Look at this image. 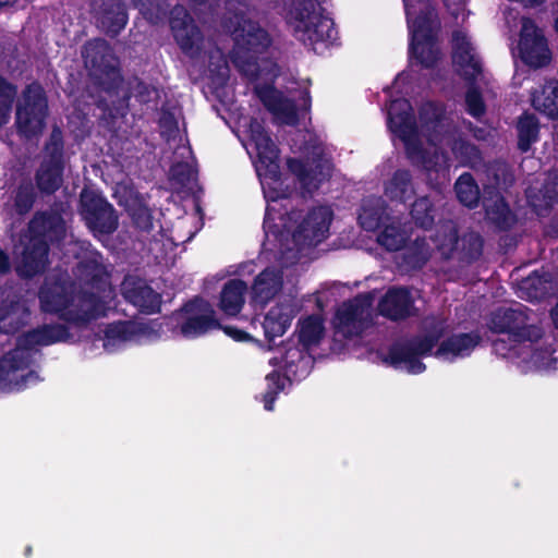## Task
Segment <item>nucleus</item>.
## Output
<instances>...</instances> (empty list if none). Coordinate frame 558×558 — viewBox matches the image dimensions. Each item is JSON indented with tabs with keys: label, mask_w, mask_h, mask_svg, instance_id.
Here are the masks:
<instances>
[{
	"label": "nucleus",
	"mask_w": 558,
	"mask_h": 558,
	"mask_svg": "<svg viewBox=\"0 0 558 558\" xmlns=\"http://www.w3.org/2000/svg\"><path fill=\"white\" fill-rule=\"evenodd\" d=\"M170 25L180 48L191 57L198 56L202 50L203 37L183 7L173 8Z\"/></svg>",
	"instance_id": "18"
},
{
	"label": "nucleus",
	"mask_w": 558,
	"mask_h": 558,
	"mask_svg": "<svg viewBox=\"0 0 558 558\" xmlns=\"http://www.w3.org/2000/svg\"><path fill=\"white\" fill-rule=\"evenodd\" d=\"M555 27H556V31L558 32V14H557V17L555 20Z\"/></svg>",
	"instance_id": "61"
},
{
	"label": "nucleus",
	"mask_w": 558,
	"mask_h": 558,
	"mask_svg": "<svg viewBox=\"0 0 558 558\" xmlns=\"http://www.w3.org/2000/svg\"><path fill=\"white\" fill-rule=\"evenodd\" d=\"M456 194L458 199L468 207H473L480 198V191L474 179L469 173H463L456 182Z\"/></svg>",
	"instance_id": "42"
},
{
	"label": "nucleus",
	"mask_w": 558,
	"mask_h": 558,
	"mask_svg": "<svg viewBox=\"0 0 558 558\" xmlns=\"http://www.w3.org/2000/svg\"><path fill=\"white\" fill-rule=\"evenodd\" d=\"M295 311L291 304L276 305L265 316L263 327L268 338L282 336L290 327Z\"/></svg>",
	"instance_id": "33"
},
{
	"label": "nucleus",
	"mask_w": 558,
	"mask_h": 558,
	"mask_svg": "<svg viewBox=\"0 0 558 558\" xmlns=\"http://www.w3.org/2000/svg\"><path fill=\"white\" fill-rule=\"evenodd\" d=\"M281 363L286 371V376H281L279 373H271L266 377L268 390L264 396V403L267 411L272 410L275 398L280 390L284 389L287 381H290L291 377L302 378L306 376L314 361L312 355L306 352V349L290 347L281 356Z\"/></svg>",
	"instance_id": "11"
},
{
	"label": "nucleus",
	"mask_w": 558,
	"mask_h": 558,
	"mask_svg": "<svg viewBox=\"0 0 558 558\" xmlns=\"http://www.w3.org/2000/svg\"><path fill=\"white\" fill-rule=\"evenodd\" d=\"M487 220L498 229L506 230L515 222V217L509 209L504 197L498 193L484 198Z\"/></svg>",
	"instance_id": "34"
},
{
	"label": "nucleus",
	"mask_w": 558,
	"mask_h": 558,
	"mask_svg": "<svg viewBox=\"0 0 558 558\" xmlns=\"http://www.w3.org/2000/svg\"><path fill=\"white\" fill-rule=\"evenodd\" d=\"M282 276L274 267L266 268L255 279L252 286L253 302L265 305L281 289Z\"/></svg>",
	"instance_id": "30"
},
{
	"label": "nucleus",
	"mask_w": 558,
	"mask_h": 558,
	"mask_svg": "<svg viewBox=\"0 0 558 558\" xmlns=\"http://www.w3.org/2000/svg\"><path fill=\"white\" fill-rule=\"evenodd\" d=\"M161 133L167 140L174 138L179 133V128L171 114H163L160 119Z\"/></svg>",
	"instance_id": "52"
},
{
	"label": "nucleus",
	"mask_w": 558,
	"mask_h": 558,
	"mask_svg": "<svg viewBox=\"0 0 558 558\" xmlns=\"http://www.w3.org/2000/svg\"><path fill=\"white\" fill-rule=\"evenodd\" d=\"M519 51L521 59L533 68L547 65L551 60L546 39L542 32L529 19H522Z\"/></svg>",
	"instance_id": "16"
},
{
	"label": "nucleus",
	"mask_w": 558,
	"mask_h": 558,
	"mask_svg": "<svg viewBox=\"0 0 558 558\" xmlns=\"http://www.w3.org/2000/svg\"><path fill=\"white\" fill-rule=\"evenodd\" d=\"M52 153L49 160H45L37 173L38 187L47 193L57 191L62 183V153L59 143L60 134L52 133Z\"/></svg>",
	"instance_id": "27"
},
{
	"label": "nucleus",
	"mask_w": 558,
	"mask_h": 558,
	"mask_svg": "<svg viewBox=\"0 0 558 558\" xmlns=\"http://www.w3.org/2000/svg\"><path fill=\"white\" fill-rule=\"evenodd\" d=\"M316 158L303 162L298 159H289L288 167L296 175L303 189L307 192L316 190L319 184L330 175L331 163L324 157L320 149L315 153Z\"/></svg>",
	"instance_id": "20"
},
{
	"label": "nucleus",
	"mask_w": 558,
	"mask_h": 558,
	"mask_svg": "<svg viewBox=\"0 0 558 558\" xmlns=\"http://www.w3.org/2000/svg\"><path fill=\"white\" fill-rule=\"evenodd\" d=\"M532 363L539 369H548L553 367L556 362V357L553 356V352L549 350L535 351L532 354Z\"/></svg>",
	"instance_id": "51"
},
{
	"label": "nucleus",
	"mask_w": 558,
	"mask_h": 558,
	"mask_svg": "<svg viewBox=\"0 0 558 558\" xmlns=\"http://www.w3.org/2000/svg\"><path fill=\"white\" fill-rule=\"evenodd\" d=\"M482 246L481 236L475 232H469L460 239L458 253L462 258L471 260L481 255Z\"/></svg>",
	"instance_id": "49"
},
{
	"label": "nucleus",
	"mask_w": 558,
	"mask_h": 558,
	"mask_svg": "<svg viewBox=\"0 0 558 558\" xmlns=\"http://www.w3.org/2000/svg\"><path fill=\"white\" fill-rule=\"evenodd\" d=\"M316 1L292 0L287 14V21L293 28L295 37L310 46L336 38L332 20L320 13Z\"/></svg>",
	"instance_id": "8"
},
{
	"label": "nucleus",
	"mask_w": 558,
	"mask_h": 558,
	"mask_svg": "<svg viewBox=\"0 0 558 558\" xmlns=\"http://www.w3.org/2000/svg\"><path fill=\"white\" fill-rule=\"evenodd\" d=\"M156 330L147 323L123 322L107 327L104 348L113 351L126 342H140L156 337Z\"/></svg>",
	"instance_id": "21"
},
{
	"label": "nucleus",
	"mask_w": 558,
	"mask_h": 558,
	"mask_svg": "<svg viewBox=\"0 0 558 558\" xmlns=\"http://www.w3.org/2000/svg\"><path fill=\"white\" fill-rule=\"evenodd\" d=\"M85 66L89 74L106 86L110 82L119 80L118 59L112 49L104 39L88 41L83 49Z\"/></svg>",
	"instance_id": "15"
},
{
	"label": "nucleus",
	"mask_w": 558,
	"mask_h": 558,
	"mask_svg": "<svg viewBox=\"0 0 558 558\" xmlns=\"http://www.w3.org/2000/svg\"><path fill=\"white\" fill-rule=\"evenodd\" d=\"M447 8L451 11L453 15H458L461 11H463V4L465 0H444Z\"/></svg>",
	"instance_id": "54"
},
{
	"label": "nucleus",
	"mask_w": 558,
	"mask_h": 558,
	"mask_svg": "<svg viewBox=\"0 0 558 558\" xmlns=\"http://www.w3.org/2000/svg\"><path fill=\"white\" fill-rule=\"evenodd\" d=\"M54 214H59L62 217V219L64 220V227L66 228V220H65L63 215H65V217H69V214L65 213V207L63 205H61L57 209L51 210L50 213H43V214H39L38 216H44L45 215L46 217H49V216H52Z\"/></svg>",
	"instance_id": "56"
},
{
	"label": "nucleus",
	"mask_w": 558,
	"mask_h": 558,
	"mask_svg": "<svg viewBox=\"0 0 558 558\" xmlns=\"http://www.w3.org/2000/svg\"><path fill=\"white\" fill-rule=\"evenodd\" d=\"M411 175L407 170H398L385 186V194L390 199L405 202L414 195Z\"/></svg>",
	"instance_id": "38"
},
{
	"label": "nucleus",
	"mask_w": 558,
	"mask_h": 558,
	"mask_svg": "<svg viewBox=\"0 0 558 558\" xmlns=\"http://www.w3.org/2000/svg\"><path fill=\"white\" fill-rule=\"evenodd\" d=\"M225 332L238 341H245L250 339V336L246 332L233 327H226Z\"/></svg>",
	"instance_id": "53"
},
{
	"label": "nucleus",
	"mask_w": 558,
	"mask_h": 558,
	"mask_svg": "<svg viewBox=\"0 0 558 558\" xmlns=\"http://www.w3.org/2000/svg\"><path fill=\"white\" fill-rule=\"evenodd\" d=\"M430 256V247L425 240L415 242L405 252V263L412 268L422 267Z\"/></svg>",
	"instance_id": "47"
},
{
	"label": "nucleus",
	"mask_w": 558,
	"mask_h": 558,
	"mask_svg": "<svg viewBox=\"0 0 558 558\" xmlns=\"http://www.w3.org/2000/svg\"><path fill=\"white\" fill-rule=\"evenodd\" d=\"M532 106L538 112L550 119L558 118V86L555 82H547L531 96Z\"/></svg>",
	"instance_id": "35"
},
{
	"label": "nucleus",
	"mask_w": 558,
	"mask_h": 558,
	"mask_svg": "<svg viewBox=\"0 0 558 558\" xmlns=\"http://www.w3.org/2000/svg\"><path fill=\"white\" fill-rule=\"evenodd\" d=\"M29 318V310L24 300L12 299L0 304V332L14 333Z\"/></svg>",
	"instance_id": "29"
},
{
	"label": "nucleus",
	"mask_w": 558,
	"mask_h": 558,
	"mask_svg": "<svg viewBox=\"0 0 558 558\" xmlns=\"http://www.w3.org/2000/svg\"><path fill=\"white\" fill-rule=\"evenodd\" d=\"M295 215H296L295 213H291V215H290V218H289V219H290V220L294 219Z\"/></svg>",
	"instance_id": "64"
},
{
	"label": "nucleus",
	"mask_w": 558,
	"mask_h": 558,
	"mask_svg": "<svg viewBox=\"0 0 558 558\" xmlns=\"http://www.w3.org/2000/svg\"><path fill=\"white\" fill-rule=\"evenodd\" d=\"M247 286L240 279L229 280L220 292L219 307L229 315L234 316L240 313L245 302Z\"/></svg>",
	"instance_id": "32"
},
{
	"label": "nucleus",
	"mask_w": 558,
	"mask_h": 558,
	"mask_svg": "<svg viewBox=\"0 0 558 558\" xmlns=\"http://www.w3.org/2000/svg\"><path fill=\"white\" fill-rule=\"evenodd\" d=\"M331 219L332 211L327 206H318L310 210L292 233L291 241L296 250L288 245L282 251L283 263L286 265L295 263L303 248L323 242L327 238Z\"/></svg>",
	"instance_id": "9"
},
{
	"label": "nucleus",
	"mask_w": 558,
	"mask_h": 558,
	"mask_svg": "<svg viewBox=\"0 0 558 558\" xmlns=\"http://www.w3.org/2000/svg\"><path fill=\"white\" fill-rule=\"evenodd\" d=\"M118 204L125 208L132 220L142 230H149L153 227V217L146 199L129 182H119L116 185L114 194Z\"/></svg>",
	"instance_id": "19"
},
{
	"label": "nucleus",
	"mask_w": 558,
	"mask_h": 558,
	"mask_svg": "<svg viewBox=\"0 0 558 558\" xmlns=\"http://www.w3.org/2000/svg\"><path fill=\"white\" fill-rule=\"evenodd\" d=\"M68 339L69 332L63 325H45L20 336L16 348L0 361V390L19 389L33 378L32 372L27 371L33 349Z\"/></svg>",
	"instance_id": "4"
},
{
	"label": "nucleus",
	"mask_w": 558,
	"mask_h": 558,
	"mask_svg": "<svg viewBox=\"0 0 558 558\" xmlns=\"http://www.w3.org/2000/svg\"><path fill=\"white\" fill-rule=\"evenodd\" d=\"M414 299L405 288H392L387 291L378 304L381 315L390 319H403L414 313Z\"/></svg>",
	"instance_id": "28"
},
{
	"label": "nucleus",
	"mask_w": 558,
	"mask_h": 558,
	"mask_svg": "<svg viewBox=\"0 0 558 558\" xmlns=\"http://www.w3.org/2000/svg\"><path fill=\"white\" fill-rule=\"evenodd\" d=\"M412 35L411 53L424 66H432L439 49L434 41L435 14L429 0H403Z\"/></svg>",
	"instance_id": "6"
},
{
	"label": "nucleus",
	"mask_w": 558,
	"mask_h": 558,
	"mask_svg": "<svg viewBox=\"0 0 558 558\" xmlns=\"http://www.w3.org/2000/svg\"><path fill=\"white\" fill-rule=\"evenodd\" d=\"M452 59L457 71L465 80H475L482 71L480 58L463 32H456L452 37Z\"/></svg>",
	"instance_id": "23"
},
{
	"label": "nucleus",
	"mask_w": 558,
	"mask_h": 558,
	"mask_svg": "<svg viewBox=\"0 0 558 558\" xmlns=\"http://www.w3.org/2000/svg\"><path fill=\"white\" fill-rule=\"evenodd\" d=\"M480 337L475 333H462L444 341L435 355L446 361L469 355L480 343Z\"/></svg>",
	"instance_id": "31"
},
{
	"label": "nucleus",
	"mask_w": 558,
	"mask_h": 558,
	"mask_svg": "<svg viewBox=\"0 0 558 558\" xmlns=\"http://www.w3.org/2000/svg\"><path fill=\"white\" fill-rule=\"evenodd\" d=\"M373 296L359 295L341 304L335 318L336 335L347 339L360 336L372 324Z\"/></svg>",
	"instance_id": "12"
},
{
	"label": "nucleus",
	"mask_w": 558,
	"mask_h": 558,
	"mask_svg": "<svg viewBox=\"0 0 558 558\" xmlns=\"http://www.w3.org/2000/svg\"><path fill=\"white\" fill-rule=\"evenodd\" d=\"M256 94L264 106L272 113L277 123L294 125L298 112L293 101L271 86H256Z\"/></svg>",
	"instance_id": "24"
},
{
	"label": "nucleus",
	"mask_w": 558,
	"mask_h": 558,
	"mask_svg": "<svg viewBox=\"0 0 558 558\" xmlns=\"http://www.w3.org/2000/svg\"><path fill=\"white\" fill-rule=\"evenodd\" d=\"M489 327L495 332L512 333L521 339L538 338L539 329L527 325V317L520 308H500L490 318Z\"/></svg>",
	"instance_id": "22"
},
{
	"label": "nucleus",
	"mask_w": 558,
	"mask_h": 558,
	"mask_svg": "<svg viewBox=\"0 0 558 558\" xmlns=\"http://www.w3.org/2000/svg\"><path fill=\"white\" fill-rule=\"evenodd\" d=\"M518 147L527 151L538 138V122L532 114H523L518 121Z\"/></svg>",
	"instance_id": "41"
},
{
	"label": "nucleus",
	"mask_w": 558,
	"mask_h": 558,
	"mask_svg": "<svg viewBox=\"0 0 558 558\" xmlns=\"http://www.w3.org/2000/svg\"><path fill=\"white\" fill-rule=\"evenodd\" d=\"M112 298L107 276L98 268L93 269V276L81 294H75L74 284L65 280L46 281L39 292L41 310L69 322H87L105 315Z\"/></svg>",
	"instance_id": "2"
},
{
	"label": "nucleus",
	"mask_w": 558,
	"mask_h": 558,
	"mask_svg": "<svg viewBox=\"0 0 558 558\" xmlns=\"http://www.w3.org/2000/svg\"><path fill=\"white\" fill-rule=\"evenodd\" d=\"M233 1H234V0H229V1H228V7H229V8L233 7Z\"/></svg>",
	"instance_id": "62"
},
{
	"label": "nucleus",
	"mask_w": 558,
	"mask_h": 558,
	"mask_svg": "<svg viewBox=\"0 0 558 558\" xmlns=\"http://www.w3.org/2000/svg\"><path fill=\"white\" fill-rule=\"evenodd\" d=\"M47 113V100L38 84H31L23 94V104L16 110V125L26 137L43 132Z\"/></svg>",
	"instance_id": "14"
},
{
	"label": "nucleus",
	"mask_w": 558,
	"mask_h": 558,
	"mask_svg": "<svg viewBox=\"0 0 558 558\" xmlns=\"http://www.w3.org/2000/svg\"><path fill=\"white\" fill-rule=\"evenodd\" d=\"M420 121L422 129L427 133V147H423L410 102L405 99L391 102L388 110L389 128L403 142L408 157L413 163L422 165L427 170L446 167L448 157L442 151L444 144L451 146L452 154L463 165H474L480 159L475 146L462 138H456L449 120L437 105L425 104L420 111Z\"/></svg>",
	"instance_id": "1"
},
{
	"label": "nucleus",
	"mask_w": 558,
	"mask_h": 558,
	"mask_svg": "<svg viewBox=\"0 0 558 558\" xmlns=\"http://www.w3.org/2000/svg\"><path fill=\"white\" fill-rule=\"evenodd\" d=\"M426 327L430 328L426 336L415 338L407 345H396L391 349L389 359L395 367L405 369L412 374H418L425 369V365L418 361L417 356L430 352L445 332L444 322L441 320H427Z\"/></svg>",
	"instance_id": "10"
},
{
	"label": "nucleus",
	"mask_w": 558,
	"mask_h": 558,
	"mask_svg": "<svg viewBox=\"0 0 558 558\" xmlns=\"http://www.w3.org/2000/svg\"><path fill=\"white\" fill-rule=\"evenodd\" d=\"M505 20H506V23L507 25L512 28V27H515L517 23V19H518V12L510 8V9H506L505 12Z\"/></svg>",
	"instance_id": "55"
},
{
	"label": "nucleus",
	"mask_w": 558,
	"mask_h": 558,
	"mask_svg": "<svg viewBox=\"0 0 558 558\" xmlns=\"http://www.w3.org/2000/svg\"><path fill=\"white\" fill-rule=\"evenodd\" d=\"M185 320L180 326V332L187 338L201 336L220 325L215 317V311L204 300H195L186 304L180 314Z\"/></svg>",
	"instance_id": "17"
},
{
	"label": "nucleus",
	"mask_w": 558,
	"mask_h": 558,
	"mask_svg": "<svg viewBox=\"0 0 558 558\" xmlns=\"http://www.w3.org/2000/svg\"><path fill=\"white\" fill-rule=\"evenodd\" d=\"M411 215L418 226L430 227L435 219V209L429 198L426 196L417 198L412 205Z\"/></svg>",
	"instance_id": "46"
},
{
	"label": "nucleus",
	"mask_w": 558,
	"mask_h": 558,
	"mask_svg": "<svg viewBox=\"0 0 558 558\" xmlns=\"http://www.w3.org/2000/svg\"><path fill=\"white\" fill-rule=\"evenodd\" d=\"M465 104L470 114L480 117L484 112L482 97L475 89H470L465 96Z\"/></svg>",
	"instance_id": "50"
},
{
	"label": "nucleus",
	"mask_w": 558,
	"mask_h": 558,
	"mask_svg": "<svg viewBox=\"0 0 558 558\" xmlns=\"http://www.w3.org/2000/svg\"><path fill=\"white\" fill-rule=\"evenodd\" d=\"M121 292L125 300L145 313L159 310L160 295L155 292L143 279L128 276L121 284Z\"/></svg>",
	"instance_id": "25"
},
{
	"label": "nucleus",
	"mask_w": 558,
	"mask_h": 558,
	"mask_svg": "<svg viewBox=\"0 0 558 558\" xmlns=\"http://www.w3.org/2000/svg\"><path fill=\"white\" fill-rule=\"evenodd\" d=\"M408 239L405 230L400 226L391 223L378 234L377 242L387 251H399L403 247Z\"/></svg>",
	"instance_id": "43"
},
{
	"label": "nucleus",
	"mask_w": 558,
	"mask_h": 558,
	"mask_svg": "<svg viewBox=\"0 0 558 558\" xmlns=\"http://www.w3.org/2000/svg\"><path fill=\"white\" fill-rule=\"evenodd\" d=\"M234 19L235 22L230 20L225 25L234 39L232 61L244 75L257 78L262 73L255 54L269 46L270 38L258 24L244 20L242 10L235 13Z\"/></svg>",
	"instance_id": "5"
},
{
	"label": "nucleus",
	"mask_w": 558,
	"mask_h": 558,
	"mask_svg": "<svg viewBox=\"0 0 558 558\" xmlns=\"http://www.w3.org/2000/svg\"><path fill=\"white\" fill-rule=\"evenodd\" d=\"M433 241L444 257H450L459 250L460 239L458 238L456 225L452 221L441 223L437 228Z\"/></svg>",
	"instance_id": "39"
},
{
	"label": "nucleus",
	"mask_w": 558,
	"mask_h": 558,
	"mask_svg": "<svg viewBox=\"0 0 558 558\" xmlns=\"http://www.w3.org/2000/svg\"><path fill=\"white\" fill-rule=\"evenodd\" d=\"M179 168H180V166H179V165H178V166H175V167H173V168H172V172L175 174V173L178 172Z\"/></svg>",
	"instance_id": "60"
},
{
	"label": "nucleus",
	"mask_w": 558,
	"mask_h": 558,
	"mask_svg": "<svg viewBox=\"0 0 558 558\" xmlns=\"http://www.w3.org/2000/svg\"><path fill=\"white\" fill-rule=\"evenodd\" d=\"M384 216V202L380 198L368 199L363 204L359 215L360 225L365 230H375L383 222Z\"/></svg>",
	"instance_id": "40"
},
{
	"label": "nucleus",
	"mask_w": 558,
	"mask_h": 558,
	"mask_svg": "<svg viewBox=\"0 0 558 558\" xmlns=\"http://www.w3.org/2000/svg\"><path fill=\"white\" fill-rule=\"evenodd\" d=\"M16 95L17 88L0 76V128L9 122Z\"/></svg>",
	"instance_id": "44"
},
{
	"label": "nucleus",
	"mask_w": 558,
	"mask_h": 558,
	"mask_svg": "<svg viewBox=\"0 0 558 558\" xmlns=\"http://www.w3.org/2000/svg\"><path fill=\"white\" fill-rule=\"evenodd\" d=\"M80 214L95 235L113 233L119 226V218L113 206L92 190L82 191Z\"/></svg>",
	"instance_id": "13"
},
{
	"label": "nucleus",
	"mask_w": 558,
	"mask_h": 558,
	"mask_svg": "<svg viewBox=\"0 0 558 558\" xmlns=\"http://www.w3.org/2000/svg\"><path fill=\"white\" fill-rule=\"evenodd\" d=\"M8 270H9V258L2 251H0V274H3Z\"/></svg>",
	"instance_id": "57"
},
{
	"label": "nucleus",
	"mask_w": 558,
	"mask_h": 558,
	"mask_svg": "<svg viewBox=\"0 0 558 558\" xmlns=\"http://www.w3.org/2000/svg\"><path fill=\"white\" fill-rule=\"evenodd\" d=\"M298 337L306 350L317 347L325 337L324 320L319 315H310L298 324Z\"/></svg>",
	"instance_id": "37"
},
{
	"label": "nucleus",
	"mask_w": 558,
	"mask_h": 558,
	"mask_svg": "<svg viewBox=\"0 0 558 558\" xmlns=\"http://www.w3.org/2000/svg\"><path fill=\"white\" fill-rule=\"evenodd\" d=\"M16 0H0V7H7L15 3Z\"/></svg>",
	"instance_id": "59"
},
{
	"label": "nucleus",
	"mask_w": 558,
	"mask_h": 558,
	"mask_svg": "<svg viewBox=\"0 0 558 558\" xmlns=\"http://www.w3.org/2000/svg\"><path fill=\"white\" fill-rule=\"evenodd\" d=\"M550 317L556 328H558V304L551 310Z\"/></svg>",
	"instance_id": "58"
},
{
	"label": "nucleus",
	"mask_w": 558,
	"mask_h": 558,
	"mask_svg": "<svg viewBox=\"0 0 558 558\" xmlns=\"http://www.w3.org/2000/svg\"><path fill=\"white\" fill-rule=\"evenodd\" d=\"M245 126L248 134L246 149L247 151L254 150L256 153L257 161L255 162V168L265 197L276 201L280 197L278 187L281 185L278 148L257 120L251 119Z\"/></svg>",
	"instance_id": "7"
},
{
	"label": "nucleus",
	"mask_w": 558,
	"mask_h": 558,
	"mask_svg": "<svg viewBox=\"0 0 558 558\" xmlns=\"http://www.w3.org/2000/svg\"><path fill=\"white\" fill-rule=\"evenodd\" d=\"M92 11L97 25L108 34H118L126 24L128 16L121 0H94Z\"/></svg>",
	"instance_id": "26"
},
{
	"label": "nucleus",
	"mask_w": 558,
	"mask_h": 558,
	"mask_svg": "<svg viewBox=\"0 0 558 558\" xmlns=\"http://www.w3.org/2000/svg\"><path fill=\"white\" fill-rule=\"evenodd\" d=\"M143 16L150 23L157 24L166 16V0H133Z\"/></svg>",
	"instance_id": "45"
},
{
	"label": "nucleus",
	"mask_w": 558,
	"mask_h": 558,
	"mask_svg": "<svg viewBox=\"0 0 558 558\" xmlns=\"http://www.w3.org/2000/svg\"><path fill=\"white\" fill-rule=\"evenodd\" d=\"M558 197V169L549 172L543 189L536 192V189L527 190V198L535 210L541 214L543 209L548 208Z\"/></svg>",
	"instance_id": "36"
},
{
	"label": "nucleus",
	"mask_w": 558,
	"mask_h": 558,
	"mask_svg": "<svg viewBox=\"0 0 558 558\" xmlns=\"http://www.w3.org/2000/svg\"><path fill=\"white\" fill-rule=\"evenodd\" d=\"M192 1H193L194 3H198V4H201V3H203L205 0H192Z\"/></svg>",
	"instance_id": "63"
},
{
	"label": "nucleus",
	"mask_w": 558,
	"mask_h": 558,
	"mask_svg": "<svg viewBox=\"0 0 558 558\" xmlns=\"http://www.w3.org/2000/svg\"><path fill=\"white\" fill-rule=\"evenodd\" d=\"M208 70L214 83L217 85L223 84L228 78L229 68L220 49H215L210 52Z\"/></svg>",
	"instance_id": "48"
},
{
	"label": "nucleus",
	"mask_w": 558,
	"mask_h": 558,
	"mask_svg": "<svg viewBox=\"0 0 558 558\" xmlns=\"http://www.w3.org/2000/svg\"><path fill=\"white\" fill-rule=\"evenodd\" d=\"M64 238V220L59 214L35 216L29 222L28 234L14 246L16 272L22 277H33L44 271L49 264L47 241L59 242Z\"/></svg>",
	"instance_id": "3"
}]
</instances>
